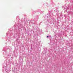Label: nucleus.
Wrapping results in <instances>:
<instances>
[{
    "label": "nucleus",
    "mask_w": 73,
    "mask_h": 73,
    "mask_svg": "<svg viewBox=\"0 0 73 73\" xmlns=\"http://www.w3.org/2000/svg\"><path fill=\"white\" fill-rule=\"evenodd\" d=\"M49 37V36H47L46 37L47 38H48V37Z\"/></svg>",
    "instance_id": "f257e3e1"
},
{
    "label": "nucleus",
    "mask_w": 73,
    "mask_h": 73,
    "mask_svg": "<svg viewBox=\"0 0 73 73\" xmlns=\"http://www.w3.org/2000/svg\"><path fill=\"white\" fill-rule=\"evenodd\" d=\"M31 49H32V48H31Z\"/></svg>",
    "instance_id": "f03ea898"
}]
</instances>
